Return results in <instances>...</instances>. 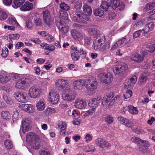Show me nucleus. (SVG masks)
Here are the masks:
<instances>
[{"mask_svg": "<svg viewBox=\"0 0 155 155\" xmlns=\"http://www.w3.org/2000/svg\"><path fill=\"white\" fill-rule=\"evenodd\" d=\"M147 79V76L145 75V74H141L139 79L138 81L139 84L140 85L144 84L146 82Z\"/></svg>", "mask_w": 155, "mask_h": 155, "instance_id": "nucleus-38", "label": "nucleus"}, {"mask_svg": "<svg viewBox=\"0 0 155 155\" xmlns=\"http://www.w3.org/2000/svg\"><path fill=\"white\" fill-rule=\"evenodd\" d=\"M114 120L113 117L111 115L107 116L105 118V121L108 124H111L113 123Z\"/></svg>", "mask_w": 155, "mask_h": 155, "instance_id": "nucleus-52", "label": "nucleus"}, {"mask_svg": "<svg viewBox=\"0 0 155 155\" xmlns=\"http://www.w3.org/2000/svg\"><path fill=\"white\" fill-rule=\"evenodd\" d=\"M147 50L148 52H152L155 50V43L152 44H149L147 46Z\"/></svg>", "mask_w": 155, "mask_h": 155, "instance_id": "nucleus-48", "label": "nucleus"}, {"mask_svg": "<svg viewBox=\"0 0 155 155\" xmlns=\"http://www.w3.org/2000/svg\"><path fill=\"white\" fill-rule=\"evenodd\" d=\"M41 93L40 88L37 86H32L29 89L28 95L31 98H36L38 97Z\"/></svg>", "mask_w": 155, "mask_h": 155, "instance_id": "nucleus-7", "label": "nucleus"}, {"mask_svg": "<svg viewBox=\"0 0 155 155\" xmlns=\"http://www.w3.org/2000/svg\"><path fill=\"white\" fill-rule=\"evenodd\" d=\"M58 127L61 131H63L66 128V124L65 122L60 121L58 123Z\"/></svg>", "mask_w": 155, "mask_h": 155, "instance_id": "nucleus-44", "label": "nucleus"}, {"mask_svg": "<svg viewBox=\"0 0 155 155\" xmlns=\"http://www.w3.org/2000/svg\"><path fill=\"white\" fill-rule=\"evenodd\" d=\"M62 97L63 100L67 102L72 101L75 97V95L70 90L69 86H67V89L63 91Z\"/></svg>", "mask_w": 155, "mask_h": 155, "instance_id": "nucleus-3", "label": "nucleus"}, {"mask_svg": "<svg viewBox=\"0 0 155 155\" xmlns=\"http://www.w3.org/2000/svg\"><path fill=\"white\" fill-rule=\"evenodd\" d=\"M85 79H81L74 81L73 83V87L75 90H80L83 86H85Z\"/></svg>", "mask_w": 155, "mask_h": 155, "instance_id": "nucleus-15", "label": "nucleus"}, {"mask_svg": "<svg viewBox=\"0 0 155 155\" xmlns=\"http://www.w3.org/2000/svg\"><path fill=\"white\" fill-rule=\"evenodd\" d=\"M98 77L101 82L106 84L110 83L113 79V75L109 73H101L98 74Z\"/></svg>", "mask_w": 155, "mask_h": 155, "instance_id": "nucleus-6", "label": "nucleus"}, {"mask_svg": "<svg viewBox=\"0 0 155 155\" xmlns=\"http://www.w3.org/2000/svg\"><path fill=\"white\" fill-rule=\"evenodd\" d=\"M74 105L76 108L79 109L84 108L86 106L85 101L81 98H78L75 101Z\"/></svg>", "mask_w": 155, "mask_h": 155, "instance_id": "nucleus-19", "label": "nucleus"}, {"mask_svg": "<svg viewBox=\"0 0 155 155\" xmlns=\"http://www.w3.org/2000/svg\"><path fill=\"white\" fill-rule=\"evenodd\" d=\"M125 121L124 122L123 124V125L129 128H132L134 124L130 120L127 118Z\"/></svg>", "mask_w": 155, "mask_h": 155, "instance_id": "nucleus-45", "label": "nucleus"}, {"mask_svg": "<svg viewBox=\"0 0 155 155\" xmlns=\"http://www.w3.org/2000/svg\"><path fill=\"white\" fill-rule=\"evenodd\" d=\"M89 32L91 35H98L99 33V31L96 29L93 28H90L88 29Z\"/></svg>", "mask_w": 155, "mask_h": 155, "instance_id": "nucleus-42", "label": "nucleus"}, {"mask_svg": "<svg viewBox=\"0 0 155 155\" xmlns=\"http://www.w3.org/2000/svg\"><path fill=\"white\" fill-rule=\"evenodd\" d=\"M137 77L136 75H133L130 79V81L131 84H135L137 81Z\"/></svg>", "mask_w": 155, "mask_h": 155, "instance_id": "nucleus-64", "label": "nucleus"}, {"mask_svg": "<svg viewBox=\"0 0 155 155\" xmlns=\"http://www.w3.org/2000/svg\"><path fill=\"white\" fill-rule=\"evenodd\" d=\"M19 112L18 111L16 110L14 111L12 116V120L14 122L16 121L19 119Z\"/></svg>", "mask_w": 155, "mask_h": 155, "instance_id": "nucleus-47", "label": "nucleus"}, {"mask_svg": "<svg viewBox=\"0 0 155 155\" xmlns=\"http://www.w3.org/2000/svg\"><path fill=\"white\" fill-rule=\"evenodd\" d=\"M1 115L3 119L7 120H8L11 117V114L8 111L6 110L2 111L1 113Z\"/></svg>", "mask_w": 155, "mask_h": 155, "instance_id": "nucleus-31", "label": "nucleus"}, {"mask_svg": "<svg viewBox=\"0 0 155 155\" xmlns=\"http://www.w3.org/2000/svg\"><path fill=\"white\" fill-rule=\"evenodd\" d=\"M8 21L9 24L14 25H19L17 23L15 18L13 16H11L9 17Z\"/></svg>", "mask_w": 155, "mask_h": 155, "instance_id": "nucleus-40", "label": "nucleus"}, {"mask_svg": "<svg viewBox=\"0 0 155 155\" xmlns=\"http://www.w3.org/2000/svg\"><path fill=\"white\" fill-rule=\"evenodd\" d=\"M41 48L45 50H49L52 51H54L55 47L53 45H50L45 43H42L40 44Z\"/></svg>", "mask_w": 155, "mask_h": 155, "instance_id": "nucleus-29", "label": "nucleus"}, {"mask_svg": "<svg viewBox=\"0 0 155 155\" xmlns=\"http://www.w3.org/2000/svg\"><path fill=\"white\" fill-rule=\"evenodd\" d=\"M137 150L139 151H140L142 153H145L146 152L147 148L146 147L143 145H141L139 146Z\"/></svg>", "mask_w": 155, "mask_h": 155, "instance_id": "nucleus-59", "label": "nucleus"}, {"mask_svg": "<svg viewBox=\"0 0 155 155\" xmlns=\"http://www.w3.org/2000/svg\"><path fill=\"white\" fill-rule=\"evenodd\" d=\"M56 23L59 31L63 35L65 34L68 32L69 29L68 27L66 25L64 22H62V21H61Z\"/></svg>", "mask_w": 155, "mask_h": 155, "instance_id": "nucleus-16", "label": "nucleus"}, {"mask_svg": "<svg viewBox=\"0 0 155 155\" xmlns=\"http://www.w3.org/2000/svg\"><path fill=\"white\" fill-rule=\"evenodd\" d=\"M25 2V0H14L13 3L15 7L13 6L14 8H17L20 6Z\"/></svg>", "mask_w": 155, "mask_h": 155, "instance_id": "nucleus-39", "label": "nucleus"}, {"mask_svg": "<svg viewBox=\"0 0 155 155\" xmlns=\"http://www.w3.org/2000/svg\"><path fill=\"white\" fill-rule=\"evenodd\" d=\"M33 4L29 2H26L20 8L21 11H28L31 10L33 7Z\"/></svg>", "mask_w": 155, "mask_h": 155, "instance_id": "nucleus-27", "label": "nucleus"}, {"mask_svg": "<svg viewBox=\"0 0 155 155\" xmlns=\"http://www.w3.org/2000/svg\"><path fill=\"white\" fill-rule=\"evenodd\" d=\"M72 114L75 117L78 118L80 116V113L77 110H74L72 111Z\"/></svg>", "mask_w": 155, "mask_h": 155, "instance_id": "nucleus-62", "label": "nucleus"}, {"mask_svg": "<svg viewBox=\"0 0 155 155\" xmlns=\"http://www.w3.org/2000/svg\"><path fill=\"white\" fill-rule=\"evenodd\" d=\"M132 92L130 90H127L126 91L125 94H124V97L125 99H127L132 95Z\"/></svg>", "mask_w": 155, "mask_h": 155, "instance_id": "nucleus-53", "label": "nucleus"}, {"mask_svg": "<svg viewBox=\"0 0 155 155\" xmlns=\"http://www.w3.org/2000/svg\"><path fill=\"white\" fill-rule=\"evenodd\" d=\"M128 68L127 65L124 63H121L120 66L114 67L113 71L116 76H122Z\"/></svg>", "mask_w": 155, "mask_h": 155, "instance_id": "nucleus-4", "label": "nucleus"}, {"mask_svg": "<svg viewBox=\"0 0 155 155\" xmlns=\"http://www.w3.org/2000/svg\"><path fill=\"white\" fill-rule=\"evenodd\" d=\"M4 144L8 149L12 148L13 147V145L12 141L9 140L7 139L4 141Z\"/></svg>", "mask_w": 155, "mask_h": 155, "instance_id": "nucleus-41", "label": "nucleus"}, {"mask_svg": "<svg viewBox=\"0 0 155 155\" xmlns=\"http://www.w3.org/2000/svg\"><path fill=\"white\" fill-rule=\"evenodd\" d=\"M144 35L146 37H148V35H146L145 33V31L143 29L139 30L136 31L133 35V38H137L139 37L140 36H142Z\"/></svg>", "mask_w": 155, "mask_h": 155, "instance_id": "nucleus-28", "label": "nucleus"}, {"mask_svg": "<svg viewBox=\"0 0 155 155\" xmlns=\"http://www.w3.org/2000/svg\"><path fill=\"white\" fill-rule=\"evenodd\" d=\"M110 5L113 9H115L119 8L120 10L123 9L125 7L124 5L119 0H111Z\"/></svg>", "mask_w": 155, "mask_h": 155, "instance_id": "nucleus-18", "label": "nucleus"}, {"mask_svg": "<svg viewBox=\"0 0 155 155\" xmlns=\"http://www.w3.org/2000/svg\"><path fill=\"white\" fill-rule=\"evenodd\" d=\"M101 97H98L97 98H94L89 100L88 103V105L90 107H95V108L97 106V104L100 102V100Z\"/></svg>", "mask_w": 155, "mask_h": 155, "instance_id": "nucleus-25", "label": "nucleus"}, {"mask_svg": "<svg viewBox=\"0 0 155 155\" xmlns=\"http://www.w3.org/2000/svg\"><path fill=\"white\" fill-rule=\"evenodd\" d=\"M7 17V16L6 13L2 11H0V20H3L6 19Z\"/></svg>", "mask_w": 155, "mask_h": 155, "instance_id": "nucleus-58", "label": "nucleus"}, {"mask_svg": "<svg viewBox=\"0 0 155 155\" xmlns=\"http://www.w3.org/2000/svg\"><path fill=\"white\" fill-rule=\"evenodd\" d=\"M106 41L105 37L104 36H102L97 40H95L93 42V47L95 50L99 48L102 44Z\"/></svg>", "mask_w": 155, "mask_h": 155, "instance_id": "nucleus-14", "label": "nucleus"}, {"mask_svg": "<svg viewBox=\"0 0 155 155\" xmlns=\"http://www.w3.org/2000/svg\"><path fill=\"white\" fill-rule=\"evenodd\" d=\"M2 97L3 99L7 104L10 105H12L13 104V101L9 95L3 93Z\"/></svg>", "mask_w": 155, "mask_h": 155, "instance_id": "nucleus-34", "label": "nucleus"}, {"mask_svg": "<svg viewBox=\"0 0 155 155\" xmlns=\"http://www.w3.org/2000/svg\"><path fill=\"white\" fill-rule=\"evenodd\" d=\"M85 86L88 91H93L97 88V84L93 79H85Z\"/></svg>", "mask_w": 155, "mask_h": 155, "instance_id": "nucleus-8", "label": "nucleus"}, {"mask_svg": "<svg viewBox=\"0 0 155 155\" xmlns=\"http://www.w3.org/2000/svg\"><path fill=\"white\" fill-rule=\"evenodd\" d=\"M110 46V43L109 42H107L100 48V51L104 54L106 53Z\"/></svg>", "mask_w": 155, "mask_h": 155, "instance_id": "nucleus-35", "label": "nucleus"}, {"mask_svg": "<svg viewBox=\"0 0 155 155\" xmlns=\"http://www.w3.org/2000/svg\"><path fill=\"white\" fill-rule=\"evenodd\" d=\"M154 28V23L153 22H150L147 23L145 25V28L143 30L145 32L146 35L150 31L152 30Z\"/></svg>", "mask_w": 155, "mask_h": 155, "instance_id": "nucleus-30", "label": "nucleus"}, {"mask_svg": "<svg viewBox=\"0 0 155 155\" xmlns=\"http://www.w3.org/2000/svg\"><path fill=\"white\" fill-rule=\"evenodd\" d=\"M11 78L10 75L6 72L2 73L0 74V82L1 83H6L10 81Z\"/></svg>", "mask_w": 155, "mask_h": 155, "instance_id": "nucleus-20", "label": "nucleus"}, {"mask_svg": "<svg viewBox=\"0 0 155 155\" xmlns=\"http://www.w3.org/2000/svg\"><path fill=\"white\" fill-rule=\"evenodd\" d=\"M133 130L135 133L137 134H140L142 131V130L140 127H135L134 125L132 128H131Z\"/></svg>", "mask_w": 155, "mask_h": 155, "instance_id": "nucleus-51", "label": "nucleus"}, {"mask_svg": "<svg viewBox=\"0 0 155 155\" xmlns=\"http://www.w3.org/2000/svg\"><path fill=\"white\" fill-rule=\"evenodd\" d=\"M128 110L129 113L133 114H137L138 113L137 108L132 105L128 106Z\"/></svg>", "mask_w": 155, "mask_h": 155, "instance_id": "nucleus-37", "label": "nucleus"}, {"mask_svg": "<svg viewBox=\"0 0 155 155\" xmlns=\"http://www.w3.org/2000/svg\"><path fill=\"white\" fill-rule=\"evenodd\" d=\"M22 109L28 113H32L35 110V107L31 104H22L21 106Z\"/></svg>", "mask_w": 155, "mask_h": 155, "instance_id": "nucleus-24", "label": "nucleus"}, {"mask_svg": "<svg viewBox=\"0 0 155 155\" xmlns=\"http://www.w3.org/2000/svg\"><path fill=\"white\" fill-rule=\"evenodd\" d=\"M144 55L142 54L136 53L133 54L130 57V61L139 63L143 61L144 60Z\"/></svg>", "mask_w": 155, "mask_h": 155, "instance_id": "nucleus-17", "label": "nucleus"}, {"mask_svg": "<svg viewBox=\"0 0 155 155\" xmlns=\"http://www.w3.org/2000/svg\"><path fill=\"white\" fill-rule=\"evenodd\" d=\"M155 7V2H153L152 3H150L147 4L146 9L147 10H150L152 9Z\"/></svg>", "mask_w": 155, "mask_h": 155, "instance_id": "nucleus-60", "label": "nucleus"}, {"mask_svg": "<svg viewBox=\"0 0 155 155\" xmlns=\"http://www.w3.org/2000/svg\"><path fill=\"white\" fill-rule=\"evenodd\" d=\"M49 98L50 102L52 104H56L59 100V96L56 92L51 90L49 93Z\"/></svg>", "mask_w": 155, "mask_h": 155, "instance_id": "nucleus-11", "label": "nucleus"}, {"mask_svg": "<svg viewBox=\"0 0 155 155\" xmlns=\"http://www.w3.org/2000/svg\"><path fill=\"white\" fill-rule=\"evenodd\" d=\"M45 39L50 42H51L54 40V37L49 34L48 33V35H47L45 37Z\"/></svg>", "mask_w": 155, "mask_h": 155, "instance_id": "nucleus-63", "label": "nucleus"}, {"mask_svg": "<svg viewBox=\"0 0 155 155\" xmlns=\"http://www.w3.org/2000/svg\"><path fill=\"white\" fill-rule=\"evenodd\" d=\"M94 14L96 16H98L100 17H103L104 16V11L101 8H97L94 10Z\"/></svg>", "mask_w": 155, "mask_h": 155, "instance_id": "nucleus-36", "label": "nucleus"}, {"mask_svg": "<svg viewBox=\"0 0 155 155\" xmlns=\"http://www.w3.org/2000/svg\"><path fill=\"white\" fill-rule=\"evenodd\" d=\"M96 111L95 108H93L86 111L85 114L87 116L92 115Z\"/></svg>", "mask_w": 155, "mask_h": 155, "instance_id": "nucleus-50", "label": "nucleus"}, {"mask_svg": "<svg viewBox=\"0 0 155 155\" xmlns=\"http://www.w3.org/2000/svg\"><path fill=\"white\" fill-rule=\"evenodd\" d=\"M46 101L45 99L41 98L39 100L36 104V107L38 110L42 111L45 107Z\"/></svg>", "mask_w": 155, "mask_h": 155, "instance_id": "nucleus-21", "label": "nucleus"}, {"mask_svg": "<svg viewBox=\"0 0 155 155\" xmlns=\"http://www.w3.org/2000/svg\"><path fill=\"white\" fill-rule=\"evenodd\" d=\"M116 16V14L114 12H110L108 14L107 18L110 20H112Z\"/></svg>", "mask_w": 155, "mask_h": 155, "instance_id": "nucleus-61", "label": "nucleus"}, {"mask_svg": "<svg viewBox=\"0 0 155 155\" xmlns=\"http://www.w3.org/2000/svg\"><path fill=\"white\" fill-rule=\"evenodd\" d=\"M26 141L31 146L35 149L39 148V139L38 136L35 133H30L27 135Z\"/></svg>", "mask_w": 155, "mask_h": 155, "instance_id": "nucleus-2", "label": "nucleus"}, {"mask_svg": "<svg viewBox=\"0 0 155 155\" xmlns=\"http://www.w3.org/2000/svg\"><path fill=\"white\" fill-rule=\"evenodd\" d=\"M68 18L67 13L65 11H61L60 12V15L59 17L60 19L56 20V23H58L61 21H62V22H64V21L67 20Z\"/></svg>", "mask_w": 155, "mask_h": 155, "instance_id": "nucleus-26", "label": "nucleus"}, {"mask_svg": "<svg viewBox=\"0 0 155 155\" xmlns=\"http://www.w3.org/2000/svg\"><path fill=\"white\" fill-rule=\"evenodd\" d=\"M31 81L28 78L18 80L16 82L15 87L18 89L25 90L29 85Z\"/></svg>", "mask_w": 155, "mask_h": 155, "instance_id": "nucleus-5", "label": "nucleus"}, {"mask_svg": "<svg viewBox=\"0 0 155 155\" xmlns=\"http://www.w3.org/2000/svg\"><path fill=\"white\" fill-rule=\"evenodd\" d=\"M70 32L71 35L74 39L79 42L83 40L84 36V34L74 29L71 30Z\"/></svg>", "mask_w": 155, "mask_h": 155, "instance_id": "nucleus-9", "label": "nucleus"}, {"mask_svg": "<svg viewBox=\"0 0 155 155\" xmlns=\"http://www.w3.org/2000/svg\"><path fill=\"white\" fill-rule=\"evenodd\" d=\"M14 96L18 102L21 103H25L27 101V94L24 92H17L14 94Z\"/></svg>", "mask_w": 155, "mask_h": 155, "instance_id": "nucleus-10", "label": "nucleus"}, {"mask_svg": "<svg viewBox=\"0 0 155 155\" xmlns=\"http://www.w3.org/2000/svg\"><path fill=\"white\" fill-rule=\"evenodd\" d=\"M8 50L6 47H4L2 48L1 55L3 58H6L8 55Z\"/></svg>", "mask_w": 155, "mask_h": 155, "instance_id": "nucleus-46", "label": "nucleus"}, {"mask_svg": "<svg viewBox=\"0 0 155 155\" xmlns=\"http://www.w3.org/2000/svg\"><path fill=\"white\" fill-rule=\"evenodd\" d=\"M131 140L133 142L137 144H140L141 140L137 137H133L131 138Z\"/></svg>", "mask_w": 155, "mask_h": 155, "instance_id": "nucleus-54", "label": "nucleus"}, {"mask_svg": "<svg viewBox=\"0 0 155 155\" xmlns=\"http://www.w3.org/2000/svg\"><path fill=\"white\" fill-rule=\"evenodd\" d=\"M84 13L80 11H77L74 12V15L77 17L71 14V19L79 23H85L87 21L90 19V15L92 13V10L91 7L86 3L84 4L82 7Z\"/></svg>", "mask_w": 155, "mask_h": 155, "instance_id": "nucleus-1", "label": "nucleus"}, {"mask_svg": "<svg viewBox=\"0 0 155 155\" xmlns=\"http://www.w3.org/2000/svg\"><path fill=\"white\" fill-rule=\"evenodd\" d=\"M101 7L105 11H107L109 7V5L108 3L106 1H103L102 2Z\"/></svg>", "mask_w": 155, "mask_h": 155, "instance_id": "nucleus-43", "label": "nucleus"}, {"mask_svg": "<svg viewBox=\"0 0 155 155\" xmlns=\"http://www.w3.org/2000/svg\"><path fill=\"white\" fill-rule=\"evenodd\" d=\"M43 21L45 24L48 25H51L52 20L49 11L45 9L43 12Z\"/></svg>", "mask_w": 155, "mask_h": 155, "instance_id": "nucleus-13", "label": "nucleus"}, {"mask_svg": "<svg viewBox=\"0 0 155 155\" xmlns=\"http://www.w3.org/2000/svg\"><path fill=\"white\" fill-rule=\"evenodd\" d=\"M117 42H118V45L120 46L124 43L125 45H126L127 41L125 38H123L120 40H118Z\"/></svg>", "mask_w": 155, "mask_h": 155, "instance_id": "nucleus-57", "label": "nucleus"}, {"mask_svg": "<svg viewBox=\"0 0 155 155\" xmlns=\"http://www.w3.org/2000/svg\"><path fill=\"white\" fill-rule=\"evenodd\" d=\"M120 100V97L119 96L115 97L110 102L108 106L113 105L114 103L117 102Z\"/></svg>", "mask_w": 155, "mask_h": 155, "instance_id": "nucleus-56", "label": "nucleus"}, {"mask_svg": "<svg viewBox=\"0 0 155 155\" xmlns=\"http://www.w3.org/2000/svg\"><path fill=\"white\" fill-rule=\"evenodd\" d=\"M82 7V4L81 2H75L74 5V7L75 10L74 11H71L70 13V16L71 14H73L74 16L77 17V15H74V12L77 11H80L79 10L81 9Z\"/></svg>", "mask_w": 155, "mask_h": 155, "instance_id": "nucleus-32", "label": "nucleus"}, {"mask_svg": "<svg viewBox=\"0 0 155 155\" xmlns=\"http://www.w3.org/2000/svg\"><path fill=\"white\" fill-rule=\"evenodd\" d=\"M97 145L102 148H104L108 145V143L104 140L101 138H98L95 141Z\"/></svg>", "mask_w": 155, "mask_h": 155, "instance_id": "nucleus-22", "label": "nucleus"}, {"mask_svg": "<svg viewBox=\"0 0 155 155\" xmlns=\"http://www.w3.org/2000/svg\"><path fill=\"white\" fill-rule=\"evenodd\" d=\"M71 49L72 50V53L71 54V56L72 59L74 61L78 60L80 57L79 55V51L77 49V48L74 46L71 47Z\"/></svg>", "mask_w": 155, "mask_h": 155, "instance_id": "nucleus-23", "label": "nucleus"}, {"mask_svg": "<svg viewBox=\"0 0 155 155\" xmlns=\"http://www.w3.org/2000/svg\"><path fill=\"white\" fill-rule=\"evenodd\" d=\"M22 127L23 132L25 133L28 131L29 128L28 120H23L22 121Z\"/></svg>", "mask_w": 155, "mask_h": 155, "instance_id": "nucleus-33", "label": "nucleus"}, {"mask_svg": "<svg viewBox=\"0 0 155 155\" xmlns=\"http://www.w3.org/2000/svg\"><path fill=\"white\" fill-rule=\"evenodd\" d=\"M55 85L59 89L63 90L67 89V86H69L68 81L63 79L58 80L55 83Z\"/></svg>", "mask_w": 155, "mask_h": 155, "instance_id": "nucleus-12", "label": "nucleus"}, {"mask_svg": "<svg viewBox=\"0 0 155 155\" xmlns=\"http://www.w3.org/2000/svg\"><path fill=\"white\" fill-rule=\"evenodd\" d=\"M20 37V35L17 34H11L9 36V37L11 40H18Z\"/></svg>", "mask_w": 155, "mask_h": 155, "instance_id": "nucleus-55", "label": "nucleus"}, {"mask_svg": "<svg viewBox=\"0 0 155 155\" xmlns=\"http://www.w3.org/2000/svg\"><path fill=\"white\" fill-rule=\"evenodd\" d=\"M60 6L61 9L65 11H68L70 8V7L69 6L64 2L61 4Z\"/></svg>", "mask_w": 155, "mask_h": 155, "instance_id": "nucleus-49", "label": "nucleus"}]
</instances>
